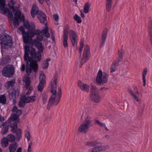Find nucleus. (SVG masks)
<instances>
[{
  "label": "nucleus",
  "instance_id": "f257e3e1",
  "mask_svg": "<svg viewBox=\"0 0 152 152\" xmlns=\"http://www.w3.org/2000/svg\"><path fill=\"white\" fill-rule=\"evenodd\" d=\"M24 49L25 61H28L30 62L31 60H33L37 63V62L40 61L41 58L40 52L39 51L36 52L35 49L33 48H31L30 50L29 47L27 45L25 46Z\"/></svg>",
  "mask_w": 152,
  "mask_h": 152
},
{
  "label": "nucleus",
  "instance_id": "f03ea898",
  "mask_svg": "<svg viewBox=\"0 0 152 152\" xmlns=\"http://www.w3.org/2000/svg\"><path fill=\"white\" fill-rule=\"evenodd\" d=\"M57 80V77L55 76L51 81V92L53 95L50 97L49 99L48 107L52 105L54 102L55 104V102L57 99V93L56 91Z\"/></svg>",
  "mask_w": 152,
  "mask_h": 152
},
{
  "label": "nucleus",
  "instance_id": "7ed1b4c3",
  "mask_svg": "<svg viewBox=\"0 0 152 152\" xmlns=\"http://www.w3.org/2000/svg\"><path fill=\"white\" fill-rule=\"evenodd\" d=\"M0 43L3 48L7 49L10 48L12 45V38L10 35L5 34L0 37Z\"/></svg>",
  "mask_w": 152,
  "mask_h": 152
},
{
  "label": "nucleus",
  "instance_id": "20e7f679",
  "mask_svg": "<svg viewBox=\"0 0 152 152\" xmlns=\"http://www.w3.org/2000/svg\"><path fill=\"white\" fill-rule=\"evenodd\" d=\"M7 122L6 121L2 123L1 125L2 126H4L6 125H10L11 128V132L13 133H15L16 140L17 141L20 140L21 137L22 132L20 129H17V124L15 122H13L12 123H10V124H6Z\"/></svg>",
  "mask_w": 152,
  "mask_h": 152
},
{
  "label": "nucleus",
  "instance_id": "39448f33",
  "mask_svg": "<svg viewBox=\"0 0 152 152\" xmlns=\"http://www.w3.org/2000/svg\"><path fill=\"white\" fill-rule=\"evenodd\" d=\"M93 125V120L90 117L86 118L85 120L80 125L78 130L80 132L86 133L88 129Z\"/></svg>",
  "mask_w": 152,
  "mask_h": 152
},
{
  "label": "nucleus",
  "instance_id": "423d86ee",
  "mask_svg": "<svg viewBox=\"0 0 152 152\" xmlns=\"http://www.w3.org/2000/svg\"><path fill=\"white\" fill-rule=\"evenodd\" d=\"M26 63V72L28 75H29L31 73V70H33L36 72L38 69V65L36 62L33 60H31L30 62L28 61H25Z\"/></svg>",
  "mask_w": 152,
  "mask_h": 152
},
{
  "label": "nucleus",
  "instance_id": "0eeeda50",
  "mask_svg": "<svg viewBox=\"0 0 152 152\" xmlns=\"http://www.w3.org/2000/svg\"><path fill=\"white\" fill-rule=\"evenodd\" d=\"M91 93L90 96L92 100L94 102L98 103L100 101V96L99 91L95 86L91 85Z\"/></svg>",
  "mask_w": 152,
  "mask_h": 152
},
{
  "label": "nucleus",
  "instance_id": "6e6552de",
  "mask_svg": "<svg viewBox=\"0 0 152 152\" xmlns=\"http://www.w3.org/2000/svg\"><path fill=\"white\" fill-rule=\"evenodd\" d=\"M108 75L106 72L102 73L101 70H99L98 72L96 79V84L98 85H101L107 82Z\"/></svg>",
  "mask_w": 152,
  "mask_h": 152
},
{
  "label": "nucleus",
  "instance_id": "1a4fd4ad",
  "mask_svg": "<svg viewBox=\"0 0 152 152\" xmlns=\"http://www.w3.org/2000/svg\"><path fill=\"white\" fill-rule=\"evenodd\" d=\"M15 68L12 65H8L3 68L2 73L3 75L7 77H12L15 72Z\"/></svg>",
  "mask_w": 152,
  "mask_h": 152
},
{
  "label": "nucleus",
  "instance_id": "9d476101",
  "mask_svg": "<svg viewBox=\"0 0 152 152\" xmlns=\"http://www.w3.org/2000/svg\"><path fill=\"white\" fill-rule=\"evenodd\" d=\"M123 51L122 50L118 51V57L115 59L113 61L110 69V72L112 73L114 72L116 67L119 65V62L121 61L123 58Z\"/></svg>",
  "mask_w": 152,
  "mask_h": 152
},
{
  "label": "nucleus",
  "instance_id": "9b49d317",
  "mask_svg": "<svg viewBox=\"0 0 152 152\" xmlns=\"http://www.w3.org/2000/svg\"><path fill=\"white\" fill-rule=\"evenodd\" d=\"M90 56V47L89 45H87L84 48L81 59L80 67H81L82 65L89 60Z\"/></svg>",
  "mask_w": 152,
  "mask_h": 152
},
{
  "label": "nucleus",
  "instance_id": "f8f14e48",
  "mask_svg": "<svg viewBox=\"0 0 152 152\" xmlns=\"http://www.w3.org/2000/svg\"><path fill=\"white\" fill-rule=\"evenodd\" d=\"M70 39L73 46L76 45L77 43L78 36L77 33L73 30H70L68 32Z\"/></svg>",
  "mask_w": 152,
  "mask_h": 152
},
{
  "label": "nucleus",
  "instance_id": "ddd939ff",
  "mask_svg": "<svg viewBox=\"0 0 152 152\" xmlns=\"http://www.w3.org/2000/svg\"><path fill=\"white\" fill-rule=\"evenodd\" d=\"M69 28V26L68 25H66L65 26V29L64 31V34L63 38V45L64 48H66L68 47V44L67 42L68 37V31Z\"/></svg>",
  "mask_w": 152,
  "mask_h": 152
},
{
  "label": "nucleus",
  "instance_id": "4468645a",
  "mask_svg": "<svg viewBox=\"0 0 152 152\" xmlns=\"http://www.w3.org/2000/svg\"><path fill=\"white\" fill-rule=\"evenodd\" d=\"M134 90L135 91V93H134L132 89L129 88L128 89V92L136 101L138 102H139L140 101V100L137 96L139 95V92L138 91L137 88L136 86L134 87Z\"/></svg>",
  "mask_w": 152,
  "mask_h": 152
},
{
  "label": "nucleus",
  "instance_id": "2eb2a0df",
  "mask_svg": "<svg viewBox=\"0 0 152 152\" xmlns=\"http://www.w3.org/2000/svg\"><path fill=\"white\" fill-rule=\"evenodd\" d=\"M36 15L37 16L38 19L42 23H47L46 16L43 12L41 11L37 10Z\"/></svg>",
  "mask_w": 152,
  "mask_h": 152
},
{
  "label": "nucleus",
  "instance_id": "dca6fc26",
  "mask_svg": "<svg viewBox=\"0 0 152 152\" xmlns=\"http://www.w3.org/2000/svg\"><path fill=\"white\" fill-rule=\"evenodd\" d=\"M27 35L25 36L23 39V42L25 44L29 43L30 40H32V38L34 35V31L28 29L26 32Z\"/></svg>",
  "mask_w": 152,
  "mask_h": 152
},
{
  "label": "nucleus",
  "instance_id": "f3484780",
  "mask_svg": "<svg viewBox=\"0 0 152 152\" xmlns=\"http://www.w3.org/2000/svg\"><path fill=\"white\" fill-rule=\"evenodd\" d=\"M77 84L78 87L82 91L86 92H89L90 88L89 85L82 83L80 80L78 81Z\"/></svg>",
  "mask_w": 152,
  "mask_h": 152
},
{
  "label": "nucleus",
  "instance_id": "a211bd4d",
  "mask_svg": "<svg viewBox=\"0 0 152 152\" xmlns=\"http://www.w3.org/2000/svg\"><path fill=\"white\" fill-rule=\"evenodd\" d=\"M5 0H0V12L2 14L5 13L9 11V9L7 7L5 8Z\"/></svg>",
  "mask_w": 152,
  "mask_h": 152
},
{
  "label": "nucleus",
  "instance_id": "6ab92c4d",
  "mask_svg": "<svg viewBox=\"0 0 152 152\" xmlns=\"http://www.w3.org/2000/svg\"><path fill=\"white\" fill-rule=\"evenodd\" d=\"M11 59L10 56L8 55H5L0 59V65L4 66L8 64Z\"/></svg>",
  "mask_w": 152,
  "mask_h": 152
},
{
  "label": "nucleus",
  "instance_id": "aec40b11",
  "mask_svg": "<svg viewBox=\"0 0 152 152\" xmlns=\"http://www.w3.org/2000/svg\"><path fill=\"white\" fill-rule=\"evenodd\" d=\"M107 33L108 30L107 28L104 29L103 31L101 37V47H102L104 45Z\"/></svg>",
  "mask_w": 152,
  "mask_h": 152
},
{
  "label": "nucleus",
  "instance_id": "412c9836",
  "mask_svg": "<svg viewBox=\"0 0 152 152\" xmlns=\"http://www.w3.org/2000/svg\"><path fill=\"white\" fill-rule=\"evenodd\" d=\"M17 91L15 88L10 90L8 91L9 97L10 100H14L15 99Z\"/></svg>",
  "mask_w": 152,
  "mask_h": 152
},
{
  "label": "nucleus",
  "instance_id": "4be33fe9",
  "mask_svg": "<svg viewBox=\"0 0 152 152\" xmlns=\"http://www.w3.org/2000/svg\"><path fill=\"white\" fill-rule=\"evenodd\" d=\"M148 71V69L146 68H144L142 71V80L143 82V86H145L146 85L145 76L147 74Z\"/></svg>",
  "mask_w": 152,
  "mask_h": 152
},
{
  "label": "nucleus",
  "instance_id": "5701e85b",
  "mask_svg": "<svg viewBox=\"0 0 152 152\" xmlns=\"http://www.w3.org/2000/svg\"><path fill=\"white\" fill-rule=\"evenodd\" d=\"M38 10V8L35 4H34L32 6V9L31 11V14L33 18H34L36 14V12Z\"/></svg>",
  "mask_w": 152,
  "mask_h": 152
},
{
  "label": "nucleus",
  "instance_id": "b1692460",
  "mask_svg": "<svg viewBox=\"0 0 152 152\" xmlns=\"http://www.w3.org/2000/svg\"><path fill=\"white\" fill-rule=\"evenodd\" d=\"M17 147L18 144L16 142L11 144L9 147L10 152H15Z\"/></svg>",
  "mask_w": 152,
  "mask_h": 152
},
{
  "label": "nucleus",
  "instance_id": "393cba45",
  "mask_svg": "<svg viewBox=\"0 0 152 152\" xmlns=\"http://www.w3.org/2000/svg\"><path fill=\"white\" fill-rule=\"evenodd\" d=\"M25 95L26 102H34L37 99L36 97L34 96H27Z\"/></svg>",
  "mask_w": 152,
  "mask_h": 152
},
{
  "label": "nucleus",
  "instance_id": "a878e982",
  "mask_svg": "<svg viewBox=\"0 0 152 152\" xmlns=\"http://www.w3.org/2000/svg\"><path fill=\"white\" fill-rule=\"evenodd\" d=\"M25 95L23 96L20 98V101L18 102V105L19 107L21 108L24 107L26 102V99L25 98Z\"/></svg>",
  "mask_w": 152,
  "mask_h": 152
},
{
  "label": "nucleus",
  "instance_id": "bb28decb",
  "mask_svg": "<svg viewBox=\"0 0 152 152\" xmlns=\"http://www.w3.org/2000/svg\"><path fill=\"white\" fill-rule=\"evenodd\" d=\"M61 95V87L58 89V92L57 94V99L55 102V105H57L59 103Z\"/></svg>",
  "mask_w": 152,
  "mask_h": 152
},
{
  "label": "nucleus",
  "instance_id": "cd10ccee",
  "mask_svg": "<svg viewBox=\"0 0 152 152\" xmlns=\"http://www.w3.org/2000/svg\"><path fill=\"white\" fill-rule=\"evenodd\" d=\"M100 143V142L96 141H88L85 143V145L88 146L93 147Z\"/></svg>",
  "mask_w": 152,
  "mask_h": 152
},
{
  "label": "nucleus",
  "instance_id": "c85d7f7f",
  "mask_svg": "<svg viewBox=\"0 0 152 152\" xmlns=\"http://www.w3.org/2000/svg\"><path fill=\"white\" fill-rule=\"evenodd\" d=\"M91 6V4L89 2L86 3L83 6V12L85 13L88 12L90 7Z\"/></svg>",
  "mask_w": 152,
  "mask_h": 152
},
{
  "label": "nucleus",
  "instance_id": "c756f323",
  "mask_svg": "<svg viewBox=\"0 0 152 152\" xmlns=\"http://www.w3.org/2000/svg\"><path fill=\"white\" fill-rule=\"evenodd\" d=\"M149 35L151 42L152 45V22L150 20L149 21Z\"/></svg>",
  "mask_w": 152,
  "mask_h": 152
},
{
  "label": "nucleus",
  "instance_id": "7c9ffc66",
  "mask_svg": "<svg viewBox=\"0 0 152 152\" xmlns=\"http://www.w3.org/2000/svg\"><path fill=\"white\" fill-rule=\"evenodd\" d=\"M106 8L107 12L110 11L112 5V0H106Z\"/></svg>",
  "mask_w": 152,
  "mask_h": 152
},
{
  "label": "nucleus",
  "instance_id": "2f4dec72",
  "mask_svg": "<svg viewBox=\"0 0 152 152\" xmlns=\"http://www.w3.org/2000/svg\"><path fill=\"white\" fill-rule=\"evenodd\" d=\"M9 141L6 137L3 138L1 141V146L3 148L6 147L8 145Z\"/></svg>",
  "mask_w": 152,
  "mask_h": 152
},
{
  "label": "nucleus",
  "instance_id": "473e14b6",
  "mask_svg": "<svg viewBox=\"0 0 152 152\" xmlns=\"http://www.w3.org/2000/svg\"><path fill=\"white\" fill-rule=\"evenodd\" d=\"M23 81L25 83L26 88H28L30 84V80L28 76H26L23 79Z\"/></svg>",
  "mask_w": 152,
  "mask_h": 152
},
{
  "label": "nucleus",
  "instance_id": "72a5a7b5",
  "mask_svg": "<svg viewBox=\"0 0 152 152\" xmlns=\"http://www.w3.org/2000/svg\"><path fill=\"white\" fill-rule=\"evenodd\" d=\"M50 61V58H48L46 59L45 61H43L42 65V67L43 69H45L47 68L49 65V63L48 62Z\"/></svg>",
  "mask_w": 152,
  "mask_h": 152
},
{
  "label": "nucleus",
  "instance_id": "f704fd0d",
  "mask_svg": "<svg viewBox=\"0 0 152 152\" xmlns=\"http://www.w3.org/2000/svg\"><path fill=\"white\" fill-rule=\"evenodd\" d=\"M15 83V80H10L7 81L5 85V87L7 89H9L10 87H12Z\"/></svg>",
  "mask_w": 152,
  "mask_h": 152
},
{
  "label": "nucleus",
  "instance_id": "c9c22d12",
  "mask_svg": "<svg viewBox=\"0 0 152 152\" xmlns=\"http://www.w3.org/2000/svg\"><path fill=\"white\" fill-rule=\"evenodd\" d=\"M9 142H12L14 141L15 139V136L12 134H9L6 137Z\"/></svg>",
  "mask_w": 152,
  "mask_h": 152
},
{
  "label": "nucleus",
  "instance_id": "e433bc0d",
  "mask_svg": "<svg viewBox=\"0 0 152 152\" xmlns=\"http://www.w3.org/2000/svg\"><path fill=\"white\" fill-rule=\"evenodd\" d=\"M9 127V125H6L3 127L1 130V134L3 135L6 134L8 131Z\"/></svg>",
  "mask_w": 152,
  "mask_h": 152
},
{
  "label": "nucleus",
  "instance_id": "4c0bfd02",
  "mask_svg": "<svg viewBox=\"0 0 152 152\" xmlns=\"http://www.w3.org/2000/svg\"><path fill=\"white\" fill-rule=\"evenodd\" d=\"M95 122L98 125L102 127H104L105 129L108 131V129L106 126V125L104 123L101 122L97 120H95Z\"/></svg>",
  "mask_w": 152,
  "mask_h": 152
},
{
  "label": "nucleus",
  "instance_id": "58836bf2",
  "mask_svg": "<svg viewBox=\"0 0 152 152\" xmlns=\"http://www.w3.org/2000/svg\"><path fill=\"white\" fill-rule=\"evenodd\" d=\"M6 102V97L4 94L0 95V103L5 104Z\"/></svg>",
  "mask_w": 152,
  "mask_h": 152
},
{
  "label": "nucleus",
  "instance_id": "ea45409f",
  "mask_svg": "<svg viewBox=\"0 0 152 152\" xmlns=\"http://www.w3.org/2000/svg\"><path fill=\"white\" fill-rule=\"evenodd\" d=\"M45 77L43 73L40 74L39 75V82L45 83Z\"/></svg>",
  "mask_w": 152,
  "mask_h": 152
},
{
  "label": "nucleus",
  "instance_id": "a19ab883",
  "mask_svg": "<svg viewBox=\"0 0 152 152\" xmlns=\"http://www.w3.org/2000/svg\"><path fill=\"white\" fill-rule=\"evenodd\" d=\"M19 116L15 113L13 114L11 117L9 118L7 120V121L9 123H11V121H13L16 120Z\"/></svg>",
  "mask_w": 152,
  "mask_h": 152
},
{
  "label": "nucleus",
  "instance_id": "79ce46f5",
  "mask_svg": "<svg viewBox=\"0 0 152 152\" xmlns=\"http://www.w3.org/2000/svg\"><path fill=\"white\" fill-rule=\"evenodd\" d=\"M18 30H19L20 31H21L22 32L23 39V38L25 36H26V35H27V34L26 33V32L25 31L24 28L23 26H20L18 29Z\"/></svg>",
  "mask_w": 152,
  "mask_h": 152
},
{
  "label": "nucleus",
  "instance_id": "37998d69",
  "mask_svg": "<svg viewBox=\"0 0 152 152\" xmlns=\"http://www.w3.org/2000/svg\"><path fill=\"white\" fill-rule=\"evenodd\" d=\"M107 146L106 145H101L99 146H96L98 152L106 150Z\"/></svg>",
  "mask_w": 152,
  "mask_h": 152
},
{
  "label": "nucleus",
  "instance_id": "c03bdc74",
  "mask_svg": "<svg viewBox=\"0 0 152 152\" xmlns=\"http://www.w3.org/2000/svg\"><path fill=\"white\" fill-rule=\"evenodd\" d=\"M74 19L78 23H80L82 22V20L77 15H75L74 16Z\"/></svg>",
  "mask_w": 152,
  "mask_h": 152
},
{
  "label": "nucleus",
  "instance_id": "a18cd8bd",
  "mask_svg": "<svg viewBox=\"0 0 152 152\" xmlns=\"http://www.w3.org/2000/svg\"><path fill=\"white\" fill-rule=\"evenodd\" d=\"M33 43L34 46L37 48L39 46H41L42 45V43L40 41L36 39L34 40Z\"/></svg>",
  "mask_w": 152,
  "mask_h": 152
},
{
  "label": "nucleus",
  "instance_id": "49530a36",
  "mask_svg": "<svg viewBox=\"0 0 152 152\" xmlns=\"http://www.w3.org/2000/svg\"><path fill=\"white\" fill-rule=\"evenodd\" d=\"M19 18L14 17L13 20V25L15 27L18 26L19 25Z\"/></svg>",
  "mask_w": 152,
  "mask_h": 152
},
{
  "label": "nucleus",
  "instance_id": "de8ad7c7",
  "mask_svg": "<svg viewBox=\"0 0 152 152\" xmlns=\"http://www.w3.org/2000/svg\"><path fill=\"white\" fill-rule=\"evenodd\" d=\"M44 83H41V82L39 83L37 87L39 91L40 92L42 91L44 86Z\"/></svg>",
  "mask_w": 152,
  "mask_h": 152
},
{
  "label": "nucleus",
  "instance_id": "09e8293b",
  "mask_svg": "<svg viewBox=\"0 0 152 152\" xmlns=\"http://www.w3.org/2000/svg\"><path fill=\"white\" fill-rule=\"evenodd\" d=\"M11 2L12 3V4L10 3H9L8 4V6L9 7L10 9V10H12V11L14 12L15 11V8H14V4L13 3V2H12V1H11Z\"/></svg>",
  "mask_w": 152,
  "mask_h": 152
},
{
  "label": "nucleus",
  "instance_id": "8fccbe9b",
  "mask_svg": "<svg viewBox=\"0 0 152 152\" xmlns=\"http://www.w3.org/2000/svg\"><path fill=\"white\" fill-rule=\"evenodd\" d=\"M41 31V33H43V34L45 33H46L48 31V28L47 23H45L44 28L42 29Z\"/></svg>",
  "mask_w": 152,
  "mask_h": 152
},
{
  "label": "nucleus",
  "instance_id": "3c124183",
  "mask_svg": "<svg viewBox=\"0 0 152 152\" xmlns=\"http://www.w3.org/2000/svg\"><path fill=\"white\" fill-rule=\"evenodd\" d=\"M48 95L46 93H43L42 95V100L44 104H45L47 101Z\"/></svg>",
  "mask_w": 152,
  "mask_h": 152
},
{
  "label": "nucleus",
  "instance_id": "603ef678",
  "mask_svg": "<svg viewBox=\"0 0 152 152\" xmlns=\"http://www.w3.org/2000/svg\"><path fill=\"white\" fill-rule=\"evenodd\" d=\"M21 14V12L20 10H18L17 11L14 15V17L20 18Z\"/></svg>",
  "mask_w": 152,
  "mask_h": 152
},
{
  "label": "nucleus",
  "instance_id": "864d4df0",
  "mask_svg": "<svg viewBox=\"0 0 152 152\" xmlns=\"http://www.w3.org/2000/svg\"><path fill=\"white\" fill-rule=\"evenodd\" d=\"M25 135L28 141H29L30 139V137L29 132L28 131H26L25 132Z\"/></svg>",
  "mask_w": 152,
  "mask_h": 152
},
{
  "label": "nucleus",
  "instance_id": "5fc2aeb1",
  "mask_svg": "<svg viewBox=\"0 0 152 152\" xmlns=\"http://www.w3.org/2000/svg\"><path fill=\"white\" fill-rule=\"evenodd\" d=\"M23 25L24 27L27 29H29L30 28V25L28 22H24Z\"/></svg>",
  "mask_w": 152,
  "mask_h": 152
},
{
  "label": "nucleus",
  "instance_id": "6e6d98bb",
  "mask_svg": "<svg viewBox=\"0 0 152 152\" xmlns=\"http://www.w3.org/2000/svg\"><path fill=\"white\" fill-rule=\"evenodd\" d=\"M88 152H98L96 146L93 148L89 149L88 150Z\"/></svg>",
  "mask_w": 152,
  "mask_h": 152
},
{
  "label": "nucleus",
  "instance_id": "4d7b16f0",
  "mask_svg": "<svg viewBox=\"0 0 152 152\" xmlns=\"http://www.w3.org/2000/svg\"><path fill=\"white\" fill-rule=\"evenodd\" d=\"M43 38V36L42 35H39L37 36V39L38 41L42 40Z\"/></svg>",
  "mask_w": 152,
  "mask_h": 152
},
{
  "label": "nucleus",
  "instance_id": "13d9d810",
  "mask_svg": "<svg viewBox=\"0 0 152 152\" xmlns=\"http://www.w3.org/2000/svg\"><path fill=\"white\" fill-rule=\"evenodd\" d=\"M32 142H31L28 144V152H32L31 146L32 144Z\"/></svg>",
  "mask_w": 152,
  "mask_h": 152
},
{
  "label": "nucleus",
  "instance_id": "bf43d9fd",
  "mask_svg": "<svg viewBox=\"0 0 152 152\" xmlns=\"http://www.w3.org/2000/svg\"><path fill=\"white\" fill-rule=\"evenodd\" d=\"M6 13H8V18L12 19L13 18V15L11 12H10L9 10V11L7 12Z\"/></svg>",
  "mask_w": 152,
  "mask_h": 152
},
{
  "label": "nucleus",
  "instance_id": "052dcab7",
  "mask_svg": "<svg viewBox=\"0 0 152 152\" xmlns=\"http://www.w3.org/2000/svg\"><path fill=\"white\" fill-rule=\"evenodd\" d=\"M34 35H39L41 32V31L39 29L34 30Z\"/></svg>",
  "mask_w": 152,
  "mask_h": 152
},
{
  "label": "nucleus",
  "instance_id": "680f3d73",
  "mask_svg": "<svg viewBox=\"0 0 152 152\" xmlns=\"http://www.w3.org/2000/svg\"><path fill=\"white\" fill-rule=\"evenodd\" d=\"M51 37L53 41H55V34L53 31L51 30Z\"/></svg>",
  "mask_w": 152,
  "mask_h": 152
},
{
  "label": "nucleus",
  "instance_id": "e2e57ef3",
  "mask_svg": "<svg viewBox=\"0 0 152 152\" xmlns=\"http://www.w3.org/2000/svg\"><path fill=\"white\" fill-rule=\"evenodd\" d=\"M22 111L21 110H18L16 112L15 114H17L18 116L20 115L22 113Z\"/></svg>",
  "mask_w": 152,
  "mask_h": 152
},
{
  "label": "nucleus",
  "instance_id": "0e129e2a",
  "mask_svg": "<svg viewBox=\"0 0 152 152\" xmlns=\"http://www.w3.org/2000/svg\"><path fill=\"white\" fill-rule=\"evenodd\" d=\"M54 19L56 21H57L58 20L59 17L58 15L54 14L53 15Z\"/></svg>",
  "mask_w": 152,
  "mask_h": 152
},
{
  "label": "nucleus",
  "instance_id": "69168bd1",
  "mask_svg": "<svg viewBox=\"0 0 152 152\" xmlns=\"http://www.w3.org/2000/svg\"><path fill=\"white\" fill-rule=\"evenodd\" d=\"M37 49L39 50L38 51L40 52H42L43 51L44 48L42 46V45L41 46L38 47Z\"/></svg>",
  "mask_w": 152,
  "mask_h": 152
},
{
  "label": "nucleus",
  "instance_id": "338daca9",
  "mask_svg": "<svg viewBox=\"0 0 152 152\" xmlns=\"http://www.w3.org/2000/svg\"><path fill=\"white\" fill-rule=\"evenodd\" d=\"M18 110L17 107L15 106L13 107L12 109V111L14 113H16Z\"/></svg>",
  "mask_w": 152,
  "mask_h": 152
},
{
  "label": "nucleus",
  "instance_id": "774afa93",
  "mask_svg": "<svg viewBox=\"0 0 152 152\" xmlns=\"http://www.w3.org/2000/svg\"><path fill=\"white\" fill-rule=\"evenodd\" d=\"M25 70V65L24 64H22L20 68V70L21 71H24Z\"/></svg>",
  "mask_w": 152,
  "mask_h": 152
}]
</instances>
